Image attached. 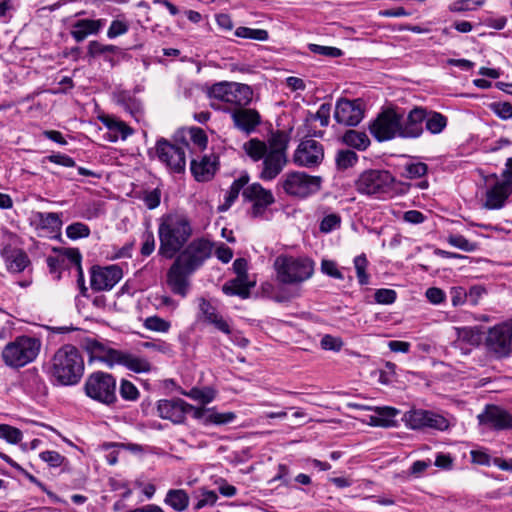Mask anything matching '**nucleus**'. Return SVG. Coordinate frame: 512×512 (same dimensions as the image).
<instances>
[{
	"label": "nucleus",
	"instance_id": "obj_1",
	"mask_svg": "<svg viewBox=\"0 0 512 512\" xmlns=\"http://www.w3.org/2000/svg\"><path fill=\"white\" fill-rule=\"evenodd\" d=\"M212 243L205 238H197L185 245L175 256L167 271V285L170 290L181 297H186L190 290L189 277L211 257Z\"/></svg>",
	"mask_w": 512,
	"mask_h": 512
},
{
	"label": "nucleus",
	"instance_id": "obj_2",
	"mask_svg": "<svg viewBox=\"0 0 512 512\" xmlns=\"http://www.w3.org/2000/svg\"><path fill=\"white\" fill-rule=\"evenodd\" d=\"M193 234L190 218L181 212H169L159 218L158 254L165 259L174 258Z\"/></svg>",
	"mask_w": 512,
	"mask_h": 512
},
{
	"label": "nucleus",
	"instance_id": "obj_3",
	"mask_svg": "<svg viewBox=\"0 0 512 512\" xmlns=\"http://www.w3.org/2000/svg\"><path fill=\"white\" fill-rule=\"evenodd\" d=\"M48 373L59 385L77 384L84 373V361L78 349L73 345L60 347L50 360Z\"/></svg>",
	"mask_w": 512,
	"mask_h": 512
},
{
	"label": "nucleus",
	"instance_id": "obj_4",
	"mask_svg": "<svg viewBox=\"0 0 512 512\" xmlns=\"http://www.w3.org/2000/svg\"><path fill=\"white\" fill-rule=\"evenodd\" d=\"M208 95L213 109L231 113L241 106H248L252 101L253 91L247 84L222 81L213 84Z\"/></svg>",
	"mask_w": 512,
	"mask_h": 512
},
{
	"label": "nucleus",
	"instance_id": "obj_5",
	"mask_svg": "<svg viewBox=\"0 0 512 512\" xmlns=\"http://www.w3.org/2000/svg\"><path fill=\"white\" fill-rule=\"evenodd\" d=\"M395 178L387 170L368 169L355 180L356 191L365 196L385 200L393 195Z\"/></svg>",
	"mask_w": 512,
	"mask_h": 512
},
{
	"label": "nucleus",
	"instance_id": "obj_6",
	"mask_svg": "<svg viewBox=\"0 0 512 512\" xmlns=\"http://www.w3.org/2000/svg\"><path fill=\"white\" fill-rule=\"evenodd\" d=\"M41 346L42 342L39 338L21 335L4 346L2 359L8 367L21 368L38 357Z\"/></svg>",
	"mask_w": 512,
	"mask_h": 512
},
{
	"label": "nucleus",
	"instance_id": "obj_7",
	"mask_svg": "<svg viewBox=\"0 0 512 512\" xmlns=\"http://www.w3.org/2000/svg\"><path fill=\"white\" fill-rule=\"evenodd\" d=\"M277 279L284 284H297L308 280L314 271L313 262L307 258L280 255L275 259Z\"/></svg>",
	"mask_w": 512,
	"mask_h": 512
},
{
	"label": "nucleus",
	"instance_id": "obj_8",
	"mask_svg": "<svg viewBox=\"0 0 512 512\" xmlns=\"http://www.w3.org/2000/svg\"><path fill=\"white\" fill-rule=\"evenodd\" d=\"M84 390L88 397L102 404L111 405L117 401L116 380L109 373L97 371L90 374L85 381Z\"/></svg>",
	"mask_w": 512,
	"mask_h": 512
},
{
	"label": "nucleus",
	"instance_id": "obj_9",
	"mask_svg": "<svg viewBox=\"0 0 512 512\" xmlns=\"http://www.w3.org/2000/svg\"><path fill=\"white\" fill-rule=\"evenodd\" d=\"M487 354L495 359L509 357L512 353V321L490 328L484 340Z\"/></svg>",
	"mask_w": 512,
	"mask_h": 512
},
{
	"label": "nucleus",
	"instance_id": "obj_10",
	"mask_svg": "<svg viewBox=\"0 0 512 512\" xmlns=\"http://www.w3.org/2000/svg\"><path fill=\"white\" fill-rule=\"evenodd\" d=\"M321 182L322 178L320 176H311L305 172L294 171L285 174L280 181V185L287 195L306 198L320 190Z\"/></svg>",
	"mask_w": 512,
	"mask_h": 512
},
{
	"label": "nucleus",
	"instance_id": "obj_11",
	"mask_svg": "<svg viewBox=\"0 0 512 512\" xmlns=\"http://www.w3.org/2000/svg\"><path fill=\"white\" fill-rule=\"evenodd\" d=\"M187 151L192 152L191 145L188 142L172 144L165 139H160L156 144V153L160 161L176 173L185 170Z\"/></svg>",
	"mask_w": 512,
	"mask_h": 512
},
{
	"label": "nucleus",
	"instance_id": "obj_12",
	"mask_svg": "<svg viewBox=\"0 0 512 512\" xmlns=\"http://www.w3.org/2000/svg\"><path fill=\"white\" fill-rule=\"evenodd\" d=\"M400 120V113L393 109H387L369 125L370 133L379 142L400 137Z\"/></svg>",
	"mask_w": 512,
	"mask_h": 512
},
{
	"label": "nucleus",
	"instance_id": "obj_13",
	"mask_svg": "<svg viewBox=\"0 0 512 512\" xmlns=\"http://www.w3.org/2000/svg\"><path fill=\"white\" fill-rule=\"evenodd\" d=\"M512 194V182L508 178L499 179L496 175L486 180L485 202L489 210L501 209Z\"/></svg>",
	"mask_w": 512,
	"mask_h": 512
},
{
	"label": "nucleus",
	"instance_id": "obj_14",
	"mask_svg": "<svg viewBox=\"0 0 512 512\" xmlns=\"http://www.w3.org/2000/svg\"><path fill=\"white\" fill-rule=\"evenodd\" d=\"M123 277L118 265L93 266L90 269V286L96 292L111 290Z\"/></svg>",
	"mask_w": 512,
	"mask_h": 512
},
{
	"label": "nucleus",
	"instance_id": "obj_15",
	"mask_svg": "<svg viewBox=\"0 0 512 512\" xmlns=\"http://www.w3.org/2000/svg\"><path fill=\"white\" fill-rule=\"evenodd\" d=\"M324 159V149L321 143L313 139L300 142L293 155L296 165L312 168L320 165Z\"/></svg>",
	"mask_w": 512,
	"mask_h": 512
},
{
	"label": "nucleus",
	"instance_id": "obj_16",
	"mask_svg": "<svg viewBox=\"0 0 512 512\" xmlns=\"http://www.w3.org/2000/svg\"><path fill=\"white\" fill-rule=\"evenodd\" d=\"M83 347L91 360L103 362L110 368L116 365L121 351L112 348L106 340L95 337L85 338Z\"/></svg>",
	"mask_w": 512,
	"mask_h": 512
},
{
	"label": "nucleus",
	"instance_id": "obj_17",
	"mask_svg": "<svg viewBox=\"0 0 512 512\" xmlns=\"http://www.w3.org/2000/svg\"><path fill=\"white\" fill-rule=\"evenodd\" d=\"M364 110L360 99H340L336 102L334 118L344 126H356L363 119Z\"/></svg>",
	"mask_w": 512,
	"mask_h": 512
},
{
	"label": "nucleus",
	"instance_id": "obj_18",
	"mask_svg": "<svg viewBox=\"0 0 512 512\" xmlns=\"http://www.w3.org/2000/svg\"><path fill=\"white\" fill-rule=\"evenodd\" d=\"M193 406L181 398L161 399L157 402V414L160 418L169 420L174 424H182L186 414Z\"/></svg>",
	"mask_w": 512,
	"mask_h": 512
},
{
	"label": "nucleus",
	"instance_id": "obj_19",
	"mask_svg": "<svg viewBox=\"0 0 512 512\" xmlns=\"http://www.w3.org/2000/svg\"><path fill=\"white\" fill-rule=\"evenodd\" d=\"M407 425L412 429L434 428L445 430L449 422L441 415L426 410H413L405 415Z\"/></svg>",
	"mask_w": 512,
	"mask_h": 512
},
{
	"label": "nucleus",
	"instance_id": "obj_20",
	"mask_svg": "<svg viewBox=\"0 0 512 512\" xmlns=\"http://www.w3.org/2000/svg\"><path fill=\"white\" fill-rule=\"evenodd\" d=\"M427 110L422 107L413 108L406 118L401 114L400 138H418L423 134V122Z\"/></svg>",
	"mask_w": 512,
	"mask_h": 512
},
{
	"label": "nucleus",
	"instance_id": "obj_21",
	"mask_svg": "<svg viewBox=\"0 0 512 512\" xmlns=\"http://www.w3.org/2000/svg\"><path fill=\"white\" fill-rule=\"evenodd\" d=\"M229 114L234 127L246 135L253 133L261 124L260 113L256 109L247 106H241Z\"/></svg>",
	"mask_w": 512,
	"mask_h": 512
},
{
	"label": "nucleus",
	"instance_id": "obj_22",
	"mask_svg": "<svg viewBox=\"0 0 512 512\" xmlns=\"http://www.w3.org/2000/svg\"><path fill=\"white\" fill-rule=\"evenodd\" d=\"M287 163V154L267 152L262 159L259 178L263 181L274 180L283 171Z\"/></svg>",
	"mask_w": 512,
	"mask_h": 512
},
{
	"label": "nucleus",
	"instance_id": "obj_23",
	"mask_svg": "<svg viewBox=\"0 0 512 512\" xmlns=\"http://www.w3.org/2000/svg\"><path fill=\"white\" fill-rule=\"evenodd\" d=\"M479 421L489 424L496 430H506L512 428V415L505 409L488 405L483 414L478 416Z\"/></svg>",
	"mask_w": 512,
	"mask_h": 512
},
{
	"label": "nucleus",
	"instance_id": "obj_24",
	"mask_svg": "<svg viewBox=\"0 0 512 512\" xmlns=\"http://www.w3.org/2000/svg\"><path fill=\"white\" fill-rule=\"evenodd\" d=\"M217 169V158L214 155L192 158L190 170L199 182H206L213 178Z\"/></svg>",
	"mask_w": 512,
	"mask_h": 512
},
{
	"label": "nucleus",
	"instance_id": "obj_25",
	"mask_svg": "<svg viewBox=\"0 0 512 512\" xmlns=\"http://www.w3.org/2000/svg\"><path fill=\"white\" fill-rule=\"evenodd\" d=\"M7 269L12 273H21L30 264L27 254L21 249H14L11 246H5L1 251Z\"/></svg>",
	"mask_w": 512,
	"mask_h": 512
},
{
	"label": "nucleus",
	"instance_id": "obj_26",
	"mask_svg": "<svg viewBox=\"0 0 512 512\" xmlns=\"http://www.w3.org/2000/svg\"><path fill=\"white\" fill-rule=\"evenodd\" d=\"M105 24L104 19H81L73 24L71 35L76 42H82L89 35H96Z\"/></svg>",
	"mask_w": 512,
	"mask_h": 512
},
{
	"label": "nucleus",
	"instance_id": "obj_27",
	"mask_svg": "<svg viewBox=\"0 0 512 512\" xmlns=\"http://www.w3.org/2000/svg\"><path fill=\"white\" fill-rule=\"evenodd\" d=\"M116 365H122L134 373H149L153 368L152 364L145 357L122 350Z\"/></svg>",
	"mask_w": 512,
	"mask_h": 512
},
{
	"label": "nucleus",
	"instance_id": "obj_28",
	"mask_svg": "<svg viewBox=\"0 0 512 512\" xmlns=\"http://www.w3.org/2000/svg\"><path fill=\"white\" fill-rule=\"evenodd\" d=\"M199 308L205 321L214 325L216 329L225 334L231 333L229 324L223 319L221 315L218 314L216 308L213 307L208 301L202 298L200 300Z\"/></svg>",
	"mask_w": 512,
	"mask_h": 512
},
{
	"label": "nucleus",
	"instance_id": "obj_29",
	"mask_svg": "<svg viewBox=\"0 0 512 512\" xmlns=\"http://www.w3.org/2000/svg\"><path fill=\"white\" fill-rule=\"evenodd\" d=\"M242 195L247 200L269 206L274 203L275 199L270 190L265 189L259 183H253L243 189Z\"/></svg>",
	"mask_w": 512,
	"mask_h": 512
},
{
	"label": "nucleus",
	"instance_id": "obj_30",
	"mask_svg": "<svg viewBox=\"0 0 512 512\" xmlns=\"http://www.w3.org/2000/svg\"><path fill=\"white\" fill-rule=\"evenodd\" d=\"M254 286V282H250L248 277H239L226 282L222 291L229 296H239L246 299L250 295V289Z\"/></svg>",
	"mask_w": 512,
	"mask_h": 512
},
{
	"label": "nucleus",
	"instance_id": "obj_31",
	"mask_svg": "<svg viewBox=\"0 0 512 512\" xmlns=\"http://www.w3.org/2000/svg\"><path fill=\"white\" fill-rule=\"evenodd\" d=\"M189 495L183 489H171L167 492L164 502L175 511L182 512L189 506Z\"/></svg>",
	"mask_w": 512,
	"mask_h": 512
},
{
	"label": "nucleus",
	"instance_id": "obj_32",
	"mask_svg": "<svg viewBox=\"0 0 512 512\" xmlns=\"http://www.w3.org/2000/svg\"><path fill=\"white\" fill-rule=\"evenodd\" d=\"M243 150L253 161L257 162L266 156L268 147L264 141L252 138L243 144Z\"/></svg>",
	"mask_w": 512,
	"mask_h": 512
},
{
	"label": "nucleus",
	"instance_id": "obj_33",
	"mask_svg": "<svg viewBox=\"0 0 512 512\" xmlns=\"http://www.w3.org/2000/svg\"><path fill=\"white\" fill-rule=\"evenodd\" d=\"M117 103L120 104L127 112H129L137 121L143 115V108L141 102L135 97L127 93H121L118 96Z\"/></svg>",
	"mask_w": 512,
	"mask_h": 512
},
{
	"label": "nucleus",
	"instance_id": "obj_34",
	"mask_svg": "<svg viewBox=\"0 0 512 512\" xmlns=\"http://www.w3.org/2000/svg\"><path fill=\"white\" fill-rule=\"evenodd\" d=\"M343 142L357 150H365L370 145V139L365 132L348 130L343 135Z\"/></svg>",
	"mask_w": 512,
	"mask_h": 512
},
{
	"label": "nucleus",
	"instance_id": "obj_35",
	"mask_svg": "<svg viewBox=\"0 0 512 512\" xmlns=\"http://www.w3.org/2000/svg\"><path fill=\"white\" fill-rule=\"evenodd\" d=\"M425 126L431 134H440L447 126L448 119L439 112L427 111Z\"/></svg>",
	"mask_w": 512,
	"mask_h": 512
},
{
	"label": "nucleus",
	"instance_id": "obj_36",
	"mask_svg": "<svg viewBox=\"0 0 512 512\" xmlns=\"http://www.w3.org/2000/svg\"><path fill=\"white\" fill-rule=\"evenodd\" d=\"M248 182L249 176L247 173L234 180L226 193L223 209H228L234 203V201L238 198L240 191L245 187V185L248 184Z\"/></svg>",
	"mask_w": 512,
	"mask_h": 512
},
{
	"label": "nucleus",
	"instance_id": "obj_37",
	"mask_svg": "<svg viewBox=\"0 0 512 512\" xmlns=\"http://www.w3.org/2000/svg\"><path fill=\"white\" fill-rule=\"evenodd\" d=\"M36 219L43 229H48L51 231H57L62 226V221L60 218V214L50 212V213H44V212H37L36 213Z\"/></svg>",
	"mask_w": 512,
	"mask_h": 512
},
{
	"label": "nucleus",
	"instance_id": "obj_38",
	"mask_svg": "<svg viewBox=\"0 0 512 512\" xmlns=\"http://www.w3.org/2000/svg\"><path fill=\"white\" fill-rule=\"evenodd\" d=\"M289 138L284 132H276L268 139L267 147L270 153L287 154Z\"/></svg>",
	"mask_w": 512,
	"mask_h": 512
},
{
	"label": "nucleus",
	"instance_id": "obj_39",
	"mask_svg": "<svg viewBox=\"0 0 512 512\" xmlns=\"http://www.w3.org/2000/svg\"><path fill=\"white\" fill-rule=\"evenodd\" d=\"M375 413L380 419V422H376L378 427H392L395 425L394 418L399 411L393 407L385 406L375 408Z\"/></svg>",
	"mask_w": 512,
	"mask_h": 512
},
{
	"label": "nucleus",
	"instance_id": "obj_40",
	"mask_svg": "<svg viewBox=\"0 0 512 512\" xmlns=\"http://www.w3.org/2000/svg\"><path fill=\"white\" fill-rule=\"evenodd\" d=\"M102 122L111 132L120 134L123 140L130 136L133 132L132 129L123 121L117 120L115 118L106 117L102 119Z\"/></svg>",
	"mask_w": 512,
	"mask_h": 512
},
{
	"label": "nucleus",
	"instance_id": "obj_41",
	"mask_svg": "<svg viewBox=\"0 0 512 512\" xmlns=\"http://www.w3.org/2000/svg\"><path fill=\"white\" fill-rule=\"evenodd\" d=\"M235 35L240 38L252 39L256 41H266L269 37L265 29H253L249 27H238Z\"/></svg>",
	"mask_w": 512,
	"mask_h": 512
},
{
	"label": "nucleus",
	"instance_id": "obj_42",
	"mask_svg": "<svg viewBox=\"0 0 512 512\" xmlns=\"http://www.w3.org/2000/svg\"><path fill=\"white\" fill-rule=\"evenodd\" d=\"M189 136L191 143V148H195L197 151L202 152L206 149L208 138L206 133L198 127H193L189 130Z\"/></svg>",
	"mask_w": 512,
	"mask_h": 512
},
{
	"label": "nucleus",
	"instance_id": "obj_43",
	"mask_svg": "<svg viewBox=\"0 0 512 512\" xmlns=\"http://www.w3.org/2000/svg\"><path fill=\"white\" fill-rule=\"evenodd\" d=\"M184 395L202 404H208L215 398V392L210 388H192L189 392H185Z\"/></svg>",
	"mask_w": 512,
	"mask_h": 512
},
{
	"label": "nucleus",
	"instance_id": "obj_44",
	"mask_svg": "<svg viewBox=\"0 0 512 512\" xmlns=\"http://www.w3.org/2000/svg\"><path fill=\"white\" fill-rule=\"evenodd\" d=\"M447 242L462 251L473 252L477 249V244L469 241L464 236L459 234H451L447 238Z\"/></svg>",
	"mask_w": 512,
	"mask_h": 512
},
{
	"label": "nucleus",
	"instance_id": "obj_45",
	"mask_svg": "<svg viewBox=\"0 0 512 512\" xmlns=\"http://www.w3.org/2000/svg\"><path fill=\"white\" fill-rule=\"evenodd\" d=\"M0 438L6 440L10 444H18L22 438L23 434L21 430L16 427L0 424Z\"/></svg>",
	"mask_w": 512,
	"mask_h": 512
},
{
	"label": "nucleus",
	"instance_id": "obj_46",
	"mask_svg": "<svg viewBox=\"0 0 512 512\" xmlns=\"http://www.w3.org/2000/svg\"><path fill=\"white\" fill-rule=\"evenodd\" d=\"M367 266L368 260L364 254L354 258V267L360 285H367L369 283V276L366 273Z\"/></svg>",
	"mask_w": 512,
	"mask_h": 512
},
{
	"label": "nucleus",
	"instance_id": "obj_47",
	"mask_svg": "<svg viewBox=\"0 0 512 512\" xmlns=\"http://www.w3.org/2000/svg\"><path fill=\"white\" fill-rule=\"evenodd\" d=\"M235 418L236 415L233 412L219 413L210 410L204 420V423L222 425L232 422Z\"/></svg>",
	"mask_w": 512,
	"mask_h": 512
},
{
	"label": "nucleus",
	"instance_id": "obj_48",
	"mask_svg": "<svg viewBox=\"0 0 512 512\" xmlns=\"http://www.w3.org/2000/svg\"><path fill=\"white\" fill-rule=\"evenodd\" d=\"M119 47L115 46V45H110V44H102L98 41H91L89 42L88 44V54L91 56V57H96V56H99V55H103V54H106V53H117L119 52Z\"/></svg>",
	"mask_w": 512,
	"mask_h": 512
},
{
	"label": "nucleus",
	"instance_id": "obj_49",
	"mask_svg": "<svg viewBox=\"0 0 512 512\" xmlns=\"http://www.w3.org/2000/svg\"><path fill=\"white\" fill-rule=\"evenodd\" d=\"M119 393L126 401H136L140 395L138 388L131 381L126 379L121 380Z\"/></svg>",
	"mask_w": 512,
	"mask_h": 512
},
{
	"label": "nucleus",
	"instance_id": "obj_50",
	"mask_svg": "<svg viewBox=\"0 0 512 512\" xmlns=\"http://www.w3.org/2000/svg\"><path fill=\"white\" fill-rule=\"evenodd\" d=\"M458 339L471 345H477L481 338L478 330L472 327L457 328Z\"/></svg>",
	"mask_w": 512,
	"mask_h": 512
},
{
	"label": "nucleus",
	"instance_id": "obj_51",
	"mask_svg": "<svg viewBox=\"0 0 512 512\" xmlns=\"http://www.w3.org/2000/svg\"><path fill=\"white\" fill-rule=\"evenodd\" d=\"M358 160L357 154L352 150H341L337 153L336 163L341 169L352 167Z\"/></svg>",
	"mask_w": 512,
	"mask_h": 512
},
{
	"label": "nucleus",
	"instance_id": "obj_52",
	"mask_svg": "<svg viewBox=\"0 0 512 512\" xmlns=\"http://www.w3.org/2000/svg\"><path fill=\"white\" fill-rule=\"evenodd\" d=\"M341 217L336 213L326 215L320 222L319 230L322 233H330L340 227Z\"/></svg>",
	"mask_w": 512,
	"mask_h": 512
},
{
	"label": "nucleus",
	"instance_id": "obj_53",
	"mask_svg": "<svg viewBox=\"0 0 512 512\" xmlns=\"http://www.w3.org/2000/svg\"><path fill=\"white\" fill-rule=\"evenodd\" d=\"M90 234L89 227L81 222H76L71 225H69L66 228V235L70 239H78V238H84L88 237Z\"/></svg>",
	"mask_w": 512,
	"mask_h": 512
},
{
	"label": "nucleus",
	"instance_id": "obj_54",
	"mask_svg": "<svg viewBox=\"0 0 512 512\" xmlns=\"http://www.w3.org/2000/svg\"><path fill=\"white\" fill-rule=\"evenodd\" d=\"M145 328L156 332H167L170 329V323L158 316L148 317L144 322Z\"/></svg>",
	"mask_w": 512,
	"mask_h": 512
},
{
	"label": "nucleus",
	"instance_id": "obj_55",
	"mask_svg": "<svg viewBox=\"0 0 512 512\" xmlns=\"http://www.w3.org/2000/svg\"><path fill=\"white\" fill-rule=\"evenodd\" d=\"M308 49L318 55L330 57V58H337L342 55V51L339 48L336 47H330V46H322L318 44H309Z\"/></svg>",
	"mask_w": 512,
	"mask_h": 512
},
{
	"label": "nucleus",
	"instance_id": "obj_56",
	"mask_svg": "<svg viewBox=\"0 0 512 512\" xmlns=\"http://www.w3.org/2000/svg\"><path fill=\"white\" fill-rule=\"evenodd\" d=\"M321 348L324 350L340 351L344 345L340 337H335L330 334H326L320 341Z\"/></svg>",
	"mask_w": 512,
	"mask_h": 512
},
{
	"label": "nucleus",
	"instance_id": "obj_57",
	"mask_svg": "<svg viewBox=\"0 0 512 512\" xmlns=\"http://www.w3.org/2000/svg\"><path fill=\"white\" fill-rule=\"evenodd\" d=\"M428 167L425 163L417 162L405 166V176L410 179L419 178L427 173Z\"/></svg>",
	"mask_w": 512,
	"mask_h": 512
},
{
	"label": "nucleus",
	"instance_id": "obj_58",
	"mask_svg": "<svg viewBox=\"0 0 512 512\" xmlns=\"http://www.w3.org/2000/svg\"><path fill=\"white\" fill-rule=\"evenodd\" d=\"M491 110L501 119L512 118V104L509 102H495L491 104Z\"/></svg>",
	"mask_w": 512,
	"mask_h": 512
},
{
	"label": "nucleus",
	"instance_id": "obj_59",
	"mask_svg": "<svg viewBox=\"0 0 512 512\" xmlns=\"http://www.w3.org/2000/svg\"><path fill=\"white\" fill-rule=\"evenodd\" d=\"M128 29L129 25L125 21L113 20L108 28L107 37L114 39L127 33Z\"/></svg>",
	"mask_w": 512,
	"mask_h": 512
},
{
	"label": "nucleus",
	"instance_id": "obj_60",
	"mask_svg": "<svg viewBox=\"0 0 512 512\" xmlns=\"http://www.w3.org/2000/svg\"><path fill=\"white\" fill-rule=\"evenodd\" d=\"M397 294L395 290L392 289H378L375 292L374 298L375 301L379 304H392L395 302Z\"/></svg>",
	"mask_w": 512,
	"mask_h": 512
},
{
	"label": "nucleus",
	"instance_id": "obj_61",
	"mask_svg": "<svg viewBox=\"0 0 512 512\" xmlns=\"http://www.w3.org/2000/svg\"><path fill=\"white\" fill-rule=\"evenodd\" d=\"M141 255L150 256L155 250V238L151 231H145L142 235Z\"/></svg>",
	"mask_w": 512,
	"mask_h": 512
},
{
	"label": "nucleus",
	"instance_id": "obj_62",
	"mask_svg": "<svg viewBox=\"0 0 512 512\" xmlns=\"http://www.w3.org/2000/svg\"><path fill=\"white\" fill-rule=\"evenodd\" d=\"M310 119L312 121H319L322 127H326L330 121V105L322 104L317 112L311 115Z\"/></svg>",
	"mask_w": 512,
	"mask_h": 512
},
{
	"label": "nucleus",
	"instance_id": "obj_63",
	"mask_svg": "<svg viewBox=\"0 0 512 512\" xmlns=\"http://www.w3.org/2000/svg\"><path fill=\"white\" fill-rule=\"evenodd\" d=\"M218 496L215 491L204 490L202 498L195 504L194 509L200 510L205 506H213L217 502Z\"/></svg>",
	"mask_w": 512,
	"mask_h": 512
},
{
	"label": "nucleus",
	"instance_id": "obj_64",
	"mask_svg": "<svg viewBox=\"0 0 512 512\" xmlns=\"http://www.w3.org/2000/svg\"><path fill=\"white\" fill-rule=\"evenodd\" d=\"M40 458L52 467H59L64 461V457L56 451H44L40 453Z\"/></svg>",
	"mask_w": 512,
	"mask_h": 512
}]
</instances>
